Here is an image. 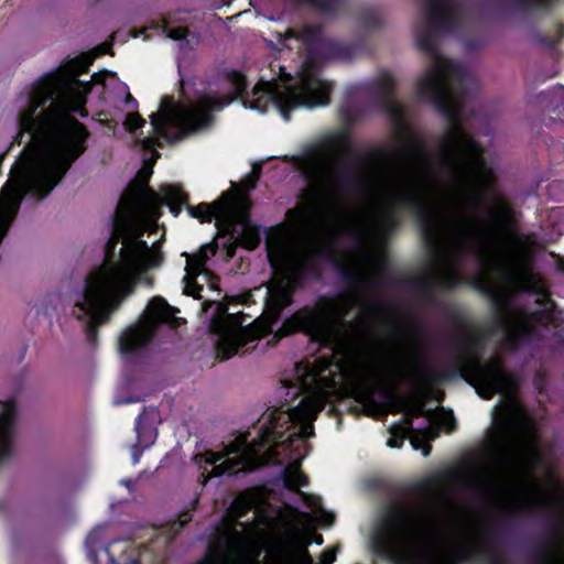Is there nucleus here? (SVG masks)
Here are the masks:
<instances>
[{
	"label": "nucleus",
	"instance_id": "1",
	"mask_svg": "<svg viewBox=\"0 0 564 564\" xmlns=\"http://www.w3.org/2000/svg\"><path fill=\"white\" fill-rule=\"evenodd\" d=\"M151 174V169L140 170L121 195L104 262L87 274L76 295L73 315L84 323L90 343L95 341L96 328L132 294L141 274L162 265L164 235L151 245L142 239L144 232L159 231L161 206L166 204L177 216L181 206L187 204V196L178 185H163L161 193L152 189L148 185Z\"/></svg>",
	"mask_w": 564,
	"mask_h": 564
},
{
	"label": "nucleus",
	"instance_id": "2",
	"mask_svg": "<svg viewBox=\"0 0 564 564\" xmlns=\"http://www.w3.org/2000/svg\"><path fill=\"white\" fill-rule=\"evenodd\" d=\"M295 382H285V404L265 413L261 421L259 440L250 442L249 433L237 436L219 452L205 451L193 456L199 470L198 481L206 486L213 477L254 470L267 464L289 465L282 470L283 484L297 489L308 484L300 470L307 454L304 441L314 435L313 422L324 408L322 378L314 369L297 365Z\"/></svg>",
	"mask_w": 564,
	"mask_h": 564
},
{
	"label": "nucleus",
	"instance_id": "3",
	"mask_svg": "<svg viewBox=\"0 0 564 564\" xmlns=\"http://www.w3.org/2000/svg\"><path fill=\"white\" fill-rule=\"evenodd\" d=\"M491 528L471 517L444 490L388 519L371 538V549L395 564H459L487 552Z\"/></svg>",
	"mask_w": 564,
	"mask_h": 564
},
{
	"label": "nucleus",
	"instance_id": "4",
	"mask_svg": "<svg viewBox=\"0 0 564 564\" xmlns=\"http://www.w3.org/2000/svg\"><path fill=\"white\" fill-rule=\"evenodd\" d=\"M288 39H295L305 50V58L296 78L280 67L279 78L262 79L250 94L242 96L247 87L245 76L237 72L229 75L235 97L240 96L245 107L262 113L275 109L285 120L290 119L289 111L297 107L315 108L329 104L332 83L319 77L318 66L345 55L344 46L324 39L321 29L315 25H305L300 31L288 29L284 35L279 33L280 42Z\"/></svg>",
	"mask_w": 564,
	"mask_h": 564
},
{
	"label": "nucleus",
	"instance_id": "5",
	"mask_svg": "<svg viewBox=\"0 0 564 564\" xmlns=\"http://www.w3.org/2000/svg\"><path fill=\"white\" fill-rule=\"evenodd\" d=\"M223 521L216 540L197 564H315L308 552L311 538L297 529L279 534L263 563L257 558L260 541L273 528L274 519L263 514L249 495H238Z\"/></svg>",
	"mask_w": 564,
	"mask_h": 564
},
{
	"label": "nucleus",
	"instance_id": "6",
	"mask_svg": "<svg viewBox=\"0 0 564 564\" xmlns=\"http://www.w3.org/2000/svg\"><path fill=\"white\" fill-rule=\"evenodd\" d=\"M234 96L213 97L199 95L184 102H175L172 97L161 99L156 112L150 116L152 135L140 142L144 149L162 147L165 143L181 141L212 124V111H218L229 105Z\"/></svg>",
	"mask_w": 564,
	"mask_h": 564
},
{
	"label": "nucleus",
	"instance_id": "7",
	"mask_svg": "<svg viewBox=\"0 0 564 564\" xmlns=\"http://www.w3.org/2000/svg\"><path fill=\"white\" fill-rule=\"evenodd\" d=\"M175 313L176 308L171 306L163 297L154 296L139 321L121 334L119 338L120 352L130 356L147 347L163 326H176L178 318Z\"/></svg>",
	"mask_w": 564,
	"mask_h": 564
},
{
	"label": "nucleus",
	"instance_id": "8",
	"mask_svg": "<svg viewBox=\"0 0 564 564\" xmlns=\"http://www.w3.org/2000/svg\"><path fill=\"white\" fill-rule=\"evenodd\" d=\"M212 327L218 336L216 349L217 357L220 360L245 352L243 347L260 336L259 330L243 326L235 315L230 314L221 319L214 321Z\"/></svg>",
	"mask_w": 564,
	"mask_h": 564
},
{
	"label": "nucleus",
	"instance_id": "9",
	"mask_svg": "<svg viewBox=\"0 0 564 564\" xmlns=\"http://www.w3.org/2000/svg\"><path fill=\"white\" fill-rule=\"evenodd\" d=\"M402 411L404 412L402 424L413 432L411 437L413 448H423L424 456H427L431 445L424 443L438 436V427L434 425V414L426 411L422 403L412 402L404 403Z\"/></svg>",
	"mask_w": 564,
	"mask_h": 564
},
{
	"label": "nucleus",
	"instance_id": "10",
	"mask_svg": "<svg viewBox=\"0 0 564 564\" xmlns=\"http://www.w3.org/2000/svg\"><path fill=\"white\" fill-rule=\"evenodd\" d=\"M249 208L250 202L245 197H238L235 206L237 217L230 224H226L223 230L229 234L239 245L247 249H254L260 242V236L258 229L249 223Z\"/></svg>",
	"mask_w": 564,
	"mask_h": 564
},
{
	"label": "nucleus",
	"instance_id": "11",
	"mask_svg": "<svg viewBox=\"0 0 564 564\" xmlns=\"http://www.w3.org/2000/svg\"><path fill=\"white\" fill-rule=\"evenodd\" d=\"M237 200L238 197L232 194L223 193L214 203H202L196 207L187 205V210L192 217L203 221H212L215 218L218 227L224 229L226 224H230L237 217V212H235Z\"/></svg>",
	"mask_w": 564,
	"mask_h": 564
},
{
	"label": "nucleus",
	"instance_id": "12",
	"mask_svg": "<svg viewBox=\"0 0 564 564\" xmlns=\"http://www.w3.org/2000/svg\"><path fill=\"white\" fill-rule=\"evenodd\" d=\"M17 408L13 401L0 403V464L12 456L15 438Z\"/></svg>",
	"mask_w": 564,
	"mask_h": 564
},
{
	"label": "nucleus",
	"instance_id": "13",
	"mask_svg": "<svg viewBox=\"0 0 564 564\" xmlns=\"http://www.w3.org/2000/svg\"><path fill=\"white\" fill-rule=\"evenodd\" d=\"M215 246L205 245L199 249L197 253L186 254V275L184 276L183 281L185 283L184 292L187 295H192L196 299L202 297L199 292L203 290V288L198 285L194 279L203 273L206 261L209 259V256L215 254Z\"/></svg>",
	"mask_w": 564,
	"mask_h": 564
},
{
	"label": "nucleus",
	"instance_id": "14",
	"mask_svg": "<svg viewBox=\"0 0 564 564\" xmlns=\"http://www.w3.org/2000/svg\"><path fill=\"white\" fill-rule=\"evenodd\" d=\"M175 21H181V19H175L174 15L170 14L161 20L152 21L149 25L142 29H130L122 40L124 41L127 36L138 37L139 35L144 34L148 30H153L158 34H163L172 40H185L186 29L184 26H170Z\"/></svg>",
	"mask_w": 564,
	"mask_h": 564
},
{
	"label": "nucleus",
	"instance_id": "15",
	"mask_svg": "<svg viewBox=\"0 0 564 564\" xmlns=\"http://www.w3.org/2000/svg\"><path fill=\"white\" fill-rule=\"evenodd\" d=\"M159 421V412L156 409L151 408L144 410L138 417L135 430L138 438L141 442L142 437H145L151 442L155 436V424Z\"/></svg>",
	"mask_w": 564,
	"mask_h": 564
},
{
	"label": "nucleus",
	"instance_id": "16",
	"mask_svg": "<svg viewBox=\"0 0 564 564\" xmlns=\"http://www.w3.org/2000/svg\"><path fill=\"white\" fill-rule=\"evenodd\" d=\"M299 495L305 500L308 507L312 509V512L315 519L326 525H330L334 522V514L326 511L319 502V498L311 497L302 491H299Z\"/></svg>",
	"mask_w": 564,
	"mask_h": 564
},
{
	"label": "nucleus",
	"instance_id": "17",
	"mask_svg": "<svg viewBox=\"0 0 564 564\" xmlns=\"http://www.w3.org/2000/svg\"><path fill=\"white\" fill-rule=\"evenodd\" d=\"M391 436L389 437L387 445L393 448H400L403 445V441L406 436L410 438L413 432L403 424L393 425L390 430Z\"/></svg>",
	"mask_w": 564,
	"mask_h": 564
},
{
	"label": "nucleus",
	"instance_id": "18",
	"mask_svg": "<svg viewBox=\"0 0 564 564\" xmlns=\"http://www.w3.org/2000/svg\"><path fill=\"white\" fill-rule=\"evenodd\" d=\"M536 564H564V551L561 553L543 551L539 555Z\"/></svg>",
	"mask_w": 564,
	"mask_h": 564
},
{
	"label": "nucleus",
	"instance_id": "19",
	"mask_svg": "<svg viewBox=\"0 0 564 564\" xmlns=\"http://www.w3.org/2000/svg\"><path fill=\"white\" fill-rule=\"evenodd\" d=\"M261 172V164L256 163L252 165V170L250 174H248L242 181H241V187L245 191H250L254 188L256 183L259 178Z\"/></svg>",
	"mask_w": 564,
	"mask_h": 564
},
{
	"label": "nucleus",
	"instance_id": "20",
	"mask_svg": "<svg viewBox=\"0 0 564 564\" xmlns=\"http://www.w3.org/2000/svg\"><path fill=\"white\" fill-rule=\"evenodd\" d=\"M144 124V120L137 112H130L126 116L124 126L132 132Z\"/></svg>",
	"mask_w": 564,
	"mask_h": 564
},
{
	"label": "nucleus",
	"instance_id": "21",
	"mask_svg": "<svg viewBox=\"0 0 564 564\" xmlns=\"http://www.w3.org/2000/svg\"><path fill=\"white\" fill-rule=\"evenodd\" d=\"M338 3L339 0H314V4L326 14H332L336 10Z\"/></svg>",
	"mask_w": 564,
	"mask_h": 564
},
{
	"label": "nucleus",
	"instance_id": "22",
	"mask_svg": "<svg viewBox=\"0 0 564 564\" xmlns=\"http://www.w3.org/2000/svg\"><path fill=\"white\" fill-rule=\"evenodd\" d=\"M336 560V550L327 549L321 555V564H333Z\"/></svg>",
	"mask_w": 564,
	"mask_h": 564
},
{
	"label": "nucleus",
	"instance_id": "23",
	"mask_svg": "<svg viewBox=\"0 0 564 564\" xmlns=\"http://www.w3.org/2000/svg\"><path fill=\"white\" fill-rule=\"evenodd\" d=\"M191 521V514L188 511L182 513L177 520V522L174 523V531H180L182 530L186 523Z\"/></svg>",
	"mask_w": 564,
	"mask_h": 564
},
{
	"label": "nucleus",
	"instance_id": "24",
	"mask_svg": "<svg viewBox=\"0 0 564 564\" xmlns=\"http://www.w3.org/2000/svg\"><path fill=\"white\" fill-rule=\"evenodd\" d=\"M443 424L448 429V431H452L455 427V417L452 413L444 416Z\"/></svg>",
	"mask_w": 564,
	"mask_h": 564
},
{
	"label": "nucleus",
	"instance_id": "25",
	"mask_svg": "<svg viewBox=\"0 0 564 564\" xmlns=\"http://www.w3.org/2000/svg\"><path fill=\"white\" fill-rule=\"evenodd\" d=\"M122 91L126 93V98H124V102L130 106L131 108L135 107L137 106V101L135 99L131 96L130 93L127 91V87L124 85H122Z\"/></svg>",
	"mask_w": 564,
	"mask_h": 564
},
{
	"label": "nucleus",
	"instance_id": "26",
	"mask_svg": "<svg viewBox=\"0 0 564 564\" xmlns=\"http://www.w3.org/2000/svg\"><path fill=\"white\" fill-rule=\"evenodd\" d=\"M110 77L111 79L115 80V77L113 76H110L108 73L107 74H95L93 75V79L96 82V83H101L105 87H106V83H105V77Z\"/></svg>",
	"mask_w": 564,
	"mask_h": 564
},
{
	"label": "nucleus",
	"instance_id": "27",
	"mask_svg": "<svg viewBox=\"0 0 564 564\" xmlns=\"http://www.w3.org/2000/svg\"><path fill=\"white\" fill-rule=\"evenodd\" d=\"M123 486H126L129 490L132 489V480L131 479H122L120 481Z\"/></svg>",
	"mask_w": 564,
	"mask_h": 564
},
{
	"label": "nucleus",
	"instance_id": "28",
	"mask_svg": "<svg viewBox=\"0 0 564 564\" xmlns=\"http://www.w3.org/2000/svg\"><path fill=\"white\" fill-rule=\"evenodd\" d=\"M120 36H121V32H116V33L112 35V40H118Z\"/></svg>",
	"mask_w": 564,
	"mask_h": 564
},
{
	"label": "nucleus",
	"instance_id": "29",
	"mask_svg": "<svg viewBox=\"0 0 564 564\" xmlns=\"http://www.w3.org/2000/svg\"><path fill=\"white\" fill-rule=\"evenodd\" d=\"M139 462V456L137 454H133V463L137 464Z\"/></svg>",
	"mask_w": 564,
	"mask_h": 564
},
{
	"label": "nucleus",
	"instance_id": "30",
	"mask_svg": "<svg viewBox=\"0 0 564 564\" xmlns=\"http://www.w3.org/2000/svg\"><path fill=\"white\" fill-rule=\"evenodd\" d=\"M322 542H323V538H322L321 535H318V536L316 538V543L321 544Z\"/></svg>",
	"mask_w": 564,
	"mask_h": 564
},
{
	"label": "nucleus",
	"instance_id": "31",
	"mask_svg": "<svg viewBox=\"0 0 564 564\" xmlns=\"http://www.w3.org/2000/svg\"><path fill=\"white\" fill-rule=\"evenodd\" d=\"M107 52H108V50H107L106 45H105V46H102V47H101V51H100V54H104V53H107Z\"/></svg>",
	"mask_w": 564,
	"mask_h": 564
},
{
	"label": "nucleus",
	"instance_id": "32",
	"mask_svg": "<svg viewBox=\"0 0 564 564\" xmlns=\"http://www.w3.org/2000/svg\"><path fill=\"white\" fill-rule=\"evenodd\" d=\"M145 283H147L148 285H152V280H151V279H147V280H145Z\"/></svg>",
	"mask_w": 564,
	"mask_h": 564
},
{
	"label": "nucleus",
	"instance_id": "33",
	"mask_svg": "<svg viewBox=\"0 0 564 564\" xmlns=\"http://www.w3.org/2000/svg\"><path fill=\"white\" fill-rule=\"evenodd\" d=\"M197 502H198V498H196V499L194 500V508L196 507Z\"/></svg>",
	"mask_w": 564,
	"mask_h": 564
},
{
	"label": "nucleus",
	"instance_id": "34",
	"mask_svg": "<svg viewBox=\"0 0 564 564\" xmlns=\"http://www.w3.org/2000/svg\"><path fill=\"white\" fill-rule=\"evenodd\" d=\"M492 357H499V356L496 354V355H494Z\"/></svg>",
	"mask_w": 564,
	"mask_h": 564
}]
</instances>
